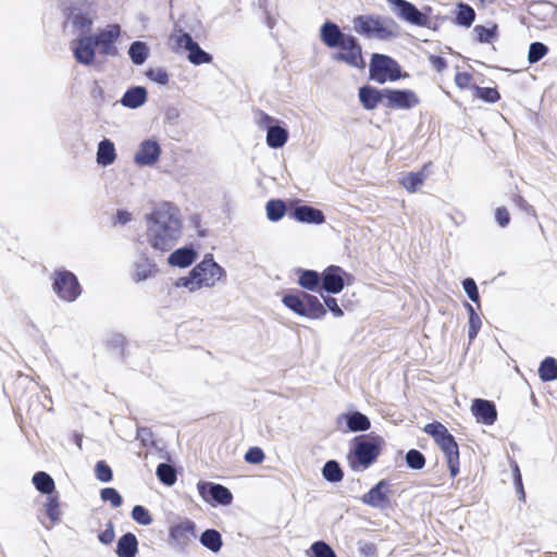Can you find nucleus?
Listing matches in <instances>:
<instances>
[{
  "instance_id": "338daca9",
  "label": "nucleus",
  "mask_w": 557,
  "mask_h": 557,
  "mask_svg": "<svg viewBox=\"0 0 557 557\" xmlns=\"http://www.w3.org/2000/svg\"><path fill=\"white\" fill-rule=\"evenodd\" d=\"M184 24H185L186 33H190L191 36H193V34H195L196 37L199 36V32L202 29V23L200 20H198L195 16L189 17L184 22Z\"/></svg>"
},
{
  "instance_id": "f257e3e1",
  "label": "nucleus",
  "mask_w": 557,
  "mask_h": 557,
  "mask_svg": "<svg viewBox=\"0 0 557 557\" xmlns=\"http://www.w3.org/2000/svg\"><path fill=\"white\" fill-rule=\"evenodd\" d=\"M121 36L122 27L119 23L98 27L71 41L73 58L81 65L101 69L108 58L120 55L117 42Z\"/></svg>"
},
{
  "instance_id": "dca6fc26",
  "label": "nucleus",
  "mask_w": 557,
  "mask_h": 557,
  "mask_svg": "<svg viewBox=\"0 0 557 557\" xmlns=\"http://www.w3.org/2000/svg\"><path fill=\"white\" fill-rule=\"evenodd\" d=\"M196 537L197 525L195 521L189 518H184L169 528V544L182 555L188 554L187 546L191 543V540Z\"/></svg>"
},
{
  "instance_id": "a211bd4d",
  "label": "nucleus",
  "mask_w": 557,
  "mask_h": 557,
  "mask_svg": "<svg viewBox=\"0 0 557 557\" xmlns=\"http://www.w3.org/2000/svg\"><path fill=\"white\" fill-rule=\"evenodd\" d=\"M392 490L388 479H381L360 496V502L371 508L385 511L392 508Z\"/></svg>"
},
{
  "instance_id": "6e6d98bb",
  "label": "nucleus",
  "mask_w": 557,
  "mask_h": 557,
  "mask_svg": "<svg viewBox=\"0 0 557 557\" xmlns=\"http://www.w3.org/2000/svg\"><path fill=\"white\" fill-rule=\"evenodd\" d=\"M153 432L150 428L144 425H137L136 428V440L140 442L143 447L147 446H156V441L153 440Z\"/></svg>"
},
{
  "instance_id": "09e8293b",
  "label": "nucleus",
  "mask_w": 557,
  "mask_h": 557,
  "mask_svg": "<svg viewBox=\"0 0 557 557\" xmlns=\"http://www.w3.org/2000/svg\"><path fill=\"white\" fill-rule=\"evenodd\" d=\"M100 499L103 503H109L110 506L114 509L121 507L123 505V496L121 493L111 486H107L100 490Z\"/></svg>"
},
{
  "instance_id": "052dcab7",
  "label": "nucleus",
  "mask_w": 557,
  "mask_h": 557,
  "mask_svg": "<svg viewBox=\"0 0 557 557\" xmlns=\"http://www.w3.org/2000/svg\"><path fill=\"white\" fill-rule=\"evenodd\" d=\"M512 202L524 213L528 215H532L536 218V211L533 206H531L523 196L520 194L512 195Z\"/></svg>"
},
{
  "instance_id": "39448f33",
  "label": "nucleus",
  "mask_w": 557,
  "mask_h": 557,
  "mask_svg": "<svg viewBox=\"0 0 557 557\" xmlns=\"http://www.w3.org/2000/svg\"><path fill=\"white\" fill-rule=\"evenodd\" d=\"M58 8L63 16V27L71 26L78 37L90 33L98 18L97 0H63L58 2Z\"/></svg>"
},
{
  "instance_id": "e2e57ef3",
  "label": "nucleus",
  "mask_w": 557,
  "mask_h": 557,
  "mask_svg": "<svg viewBox=\"0 0 557 557\" xmlns=\"http://www.w3.org/2000/svg\"><path fill=\"white\" fill-rule=\"evenodd\" d=\"M428 60L432 69L437 73H443L448 66L446 58L442 55L429 54Z\"/></svg>"
},
{
  "instance_id": "e433bc0d",
  "label": "nucleus",
  "mask_w": 557,
  "mask_h": 557,
  "mask_svg": "<svg viewBox=\"0 0 557 557\" xmlns=\"http://www.w3.org/2000/svg\"><path fill=\"white\" fill-rule=\"evenodd\" d=\"M321 474L322 478L331 484L342 482L345 475L341 462L336 459L326 460L321 469Z\"/></svg>"
},
{
  "instance_id": "4d7b16f0",
  "label": "nucleus",
  "mask_w": 557,
  "mask_h": 557,
  "mask_svg": "<svg viewBox=\"0 0 557 557\" xmlns=\"http://www.w3.org/2000/svg\"><path fill=\"white\" fill-rule=\"evenodd\" d=\"M97 539L102 545L106 546L113 543L115 539V529L114 523L111 520L106 523V529L98 533Z\"/></svg>"
},
{
  "instance_id": "f3484780",
  "label": "nucleus",
  "mask_w": 557,
  "mask_h": 557,
  "mask_svg": "<svg viewBox=\"0 0 557 557\" xmlns=\"http://www.w3.org/2000/svg\"><path fill=\"white\" fill-rule=\"evenodd\" d=\"M197 491L201 499L212 507H227L234 499L231 490L220 483L200 480L197 482Z\"/></svg>"
},
{
  "instance_id": "6ab92c4d",
  "label": "nucleus",
  "mask_w": 557,
  "mask_h": 557,
  "mask_svg": "<svg viewBox=\"0 0 557 557\" xmlns=\"http://www.w3.org/2000/svg\"><path fill=\"white\" fill-rule=\"evenodd\" d=\"M417 92L410 88L386 87L385 109L410 111L420 103Z\"/></svg>"
},
{
  "instance_id": "4be33fe9",
  "label": "nucleus",
  "mask_w": 557,
  "mask_h": 557,
  "mask_svg": "<svg viewBox=\"0 0 557 557\" xmlns=\"http://www.w3.org/2000/svg\"><path fill=\"white\" fill-rule=\"evenodd\" d=\"M195 265L202 267V274L199 278L202 287H213L216 282L226 278V270L214 260V256L211 252L205 253L202 260Z\"/></svg>"
},
{
  "instance_id": "7ed1b4c3",
  "label": "nucleus",
  "mask_w": 557,
  "mask_h": 557,
  "mask_svg": "<svg viewBox=\"0 0 557 557\" xmlns=\"http://www.w3.org/2000/svg\"><path fill=\"white\" fill-rule=\"evenodd\" d=\"M319 39L326 48L336 50L331 54L333 61L358 70L366 67L360 40L351 33L343 32L336 22L325 18L319 28Z\"/></svg>"
},
{
  "instance_id": "9b49d317",
  "label": "nucleus",
  "mask_w": 557,
  "mask_h": 557,
  "mask_svg": "<svg viewBox=\"0 0 557 557\" xmlns=\"http://www.w3.org/2000/svg\"><path fill=\"white\" fill-rule=\"evenodd\" d=\"M170 39L175 41L172 50L175 52H187V60L189 63L194 65H202L209 64L213 61V55L203 50L190 33H186L185 29L181 28L177 24L174 25Z\"/></svg>"
},
{
  "instance_id": "774afa93",
  "label": "nucleus",
  "mask_w": 557,
  "mask_h": 557,
  "mask_svg": "<svg viewBox=\"0 0 557 557\" xmlns=\"http://www.w3.org/2000/svg\"><path fill=\"white\" fill-rule=\"evenodd\" d=\"M132 219H133L132 213L125 208L117 209L113 216L114 224H120V225H125V224L129 223L132 221Z\"/></svg>"
},
{
  "instance_id": "603ef678",
  "label": "nucleus",
  "mask_w": 557,
  "mask_h": 557,
  "mask_svg": "<svg viewBox=\"0 0 557 557\" xmlns=\"http://www.w3.org/2000/svg\"><path fill=\"white\" fill-rule=\"evenodd\" d=\"M461 286H462V289L463 292L466 293L467 297L474 304L476 305L478 307H480V302H481V297H480V292H479V287L476 285V282L474 281V278L468 276V277H465L462 281H461Z\"/></svg>"
},
{
  "instance_id": "79ce46f5",
  "label": "nucleus",
  "mask_w": 557,
  "mask_h": 557,
  "mask_svg": "<svg viewBox=\"0 0 557 557\" xmlns=\"http://www.w3.org/2000/svg\"><path fill=\"white\" fill-rule=\"evenodd\" d=\"M158 267L153 261H150L147 257L143 262L135 263L134 281L139 283L144 282L156 275Z\"/></svg>"
},
{
  "instance_id": "c85d7f7f",
  "label": "nucleus",
  "mask_w": 557,
  "mask_h": 557,
  "mask_svg": "<svg viewBox=\"0 0 557 557\" xmlns=\"http://www.w3.org/2000/svg\"><path fill=\"white\" fill-rule=\"evenodd\" d=\"M264 209L267 219L272 223L281 221L284 216L290 219L292 198H270L265 202Z\"/></svg>"
},
{
  "instance_id": "f03ea898",
  "label": "nucleus",
  "mask_w": 557,
  "mask_h": 557,
  "mask_svg": "<svg viewBox=\"0 0 557 557\" xmlns=\"http://www.w3.org/2000/svg\"><path fill=\"white\" fill-rule=\"evenodd\" d=\"M147 223V240L160 251L170 250L182 235L183 222L176 205L162 201L154 206L145 216Z\"/></svg>"
},
{
  "instance_id": "69168bd1",
  "label": "nucleus",
  "mask_w": 557,
  "mask_h": 557,
  "mask_svg": "<svg viewBox=\"0 0 557 557\" xmlns=\"http://www.w3.org/2000/svg\"><path fill=\"white\" fill-rule=\"evenodd\" d=\"M471 79H472V76L469 72H466V71H462V72H457L456 75H455V84L456 86L459 88V89H468V88H471Z\"/></svg>"
},
{
  "instance_id": "58836bf2",
  "label": "nucleus",
  "mask_w": 557,
  "mask_h": 557,
  "mask_svg": "<svg viewBox=\"0 0 557 557\" xmlns=\"http://www.w3.org/2000/svg\"><path fill=\"white\" fill-rule=\"evenodd\" d=\"M539 377L543 383L557 380V359L550 356L545 357L537 369Z\"/></svg>"
},
{
  "instance_id": "864d4df0",
  "label": "nucleus",
  "mask_w": 557,
  "mask_h": 557,
  "mask_svg": "<svg viewBox=\"0 0 557 557\" xmlns=\"http://www.w3.org/2000/svg\"><path fill=\"white\" fill-rule=\"evenodd\" d=\"M95 478L102 482L109 483L113 480L112 468L106 460H98L94 468Z\"/></svg>"
},
{
  "instance_id": "37998d69",
  "label": "nucleus",
  "mask_w": 557,
  "mask_h": 557,
  "mask_svg": "<svg viewBox=\"0 0 557 557\" xmlns=\"http://www.w3.org/2000/svg\"><path fill=\"white\" fill-rule=\"evenodd\" d=\"M472 95L474 98L482 100L485 103H496L500 100V94L497 87H482L472 85Z\"/></svg>"
},
{
  "instance_id": "2f4dec72",
  "label": "nucleus",
  "mask_w": 557,
  "mask_h": 557,
  "mask_svg": "<svg viewBox=\"0 0 557 557\" xmlns=\"http://www.w3.org/2000/svg\"><path fill=\"white\" fill-rule=\"evenodd\" d=\"M451 14V22L455 25L463 28H470L476 16L474 9L469 3L463 1L456 2Z\"/></svg>"
},
{
  "instance_id": "72a5a7b5",
  "label": "nucleus",
  "mask_w": 557,
  "mask_h": 557,
  "mask_svg": "<svg viewBox=\"0 0 557 557\" xmlns=\"http://www.w3.org/2000/svg\"><path fill=\"white\" fill-rule=\"evenodd\" d=\"M117 158L114 143L110 138H102L98 143L96 162L101 168H107L115 162Z\"/></svg>"
},
{
  "instance_id": "bb28decb",
  "label": "nucleus",
  "mask_w": 557,
  "mask_h": 557,
  "mask_svg": "<svg viewBox=\"0 0 557 557\" xmlns=\"http://www.w3.org/2000/svg\"><path fill=\"white\" fill-rule=\"evenodd\" d=\"M106 349L114 355V358L121 362L126 363L129 356L128 341L124 334L120 332H110L104 338Z\"/></svg>"
},
{
  "instance_id": "c9c22d12",
  "label": "nucleus",
  "mask_w": 557,
  "mask_h": 557,
  "mask_svg": "<svg viewBox=\"0 0 557 557\" xmlns=\"http://www.w3.org/2000/svg\"><path fill=\"white\" fill-rule=\"evenodd\" d=\"M200 544L213 554L220 553L223 547L221 533L213 528H208L199 535Z\"/></svg>"
},
{
  "instance_id": "b1692460",
  "label": "nucleus",
  "mask_w": 557,
  "mask_h": 557,
  "mask_svg": "<svg viewBox=\"0 0 557 557\" xmlns=\"http://www.w3.org/2000/svg\"><path fill=\"white\" fill-rule=\"evenodd\" d=\"M386 2L399 20L413 26L424 23L420 10L414 3L408 0H386Z\"/></svg>"
},
{
  "instance_id": "f704fd0d",
  "label": "nucleus",
  "mask_w": 557,
  "mask_h": 557,
  "mask_svg": "<svg viewBox=\"0 0 557 557\" xmlns=\"http://www.w3.org/2000/svg\"><path fill=\"white\" fill-rule=\"evenodd\" d=\"M201 269L202 267L194 265L187 275L177 277L173 285L176 288H187L190 293L201 289L202 283L199 282L202 274Z\"/></svg>"
},
{
  "instance_id": "49530a36",
  "label": "nucleus",
  "mask_w": 557,
  "mask_h": 557,
  "mask_svg": "<svg viewBox=\"0 0 557 557\" xmlns=\"http://www.w3.org/2000/svg\"><path fill=\"white\" fill-rule=\"evenodd\" d=\"M145 76L159 86H166L170 83L171 75L163 66H149L145 71Z\"/></svg>"
},
{
  "instance_id": "20e7f679",
  "label": "nucleus",
  "mask_w": 557,
  "mask_h": 557,
  "mask_svg": "<svg viewBox=\"0 0 557 557\" xmlns=\"http://www.w3.org/2000/svg\"><path fill=\"white\" fill-rule=\"evenodd\" d=\"M386 446L384 437L375 432L357 434L348 441L346 462L350 471L361 473L374 466Z\"/></svg>"
},
{
  "instance_id": "1a4fd4ad",
  "label": "nucleus",
  "mask_w": 557,
  "mask_h": 557,
  "mask_svg": "<svg viewBox=\"0 0 557 557\" xmlns=\"http://www.w3.org/2000/svg\"><path fill=\"white\" fill-rule=\"evenodd\" d=\"M409 77L400 63L392 55L373 52L369 61L368 79L379 85L395 83Z\"/></svg>"
},
{
  "instance_id": "4c0bfd02",
  "label": "nucleus",
  "mask_w": 557,
  "mask_h": 557,
  "mask_svg": "<svg viewBox=\"0 0 557 557\" xmlns=\"http://www.w3.org/2000/svg\"><path fill=\"white\" fill-rule=\"evenodd\" d=\"M128 57L134 65H143L150 55V48L147 42L134 40L128 47Z\"/></svg>"
},
{
  "instance_id": "412c9836",
  "label": "nucleus",
  "mask_w": 557,
  "mask_h": 557,
  "mask_svg": "<svg viewBox=\"0 0 557 557\" xmlns=\"http://www.w3.org/2000/svg\"><path fill=\"white\" fill-rule=\"evenodd\" d=\"M162 154V148L157 137L151 136L141 140L134 154V163L139 168L156 165Z\"/></svg>"
},
{
  "instance_id": "8fccbe9b",
  "label": "nucleus",
  "mask_w": 557,
  "mask_h": 557,
  "mask_svg": "<svg viewBox=\"0 0 557 557\" xmlns=\"http://www.w3.org/2000/svg\"><path fill=\"white\" fill-rule=\"evenodd\" d=\"M132 519L143 527H148L153 522L152 513L143 505H135L131 511Z\"/></svg>"
},
{
  "instance_id": "5fc2aeb1",
  "label": "nucleus",
  "mask_w": 557,
  "mask_h": 557,
  "mask_svg": "<svg viewBox=\"0 0 557 557\" xmlns=\"http://www.w3.org/2000/svg\"><path fill=\"white\" fill-rule=\"evenodd\" d=\"M264 459L265 454L259 446L249 447L244 455L245 462L253 466L262 463Z\"/></svg>"
},
{
  "instance_id": "de8ad7c7",
  "label": "nucleus",
  "mask_w": 557,
  "mask_h": 557,
  "mask_svg": "<svg viewBox=\"0 0 557 557\" xmlns=\"http://www.w3.org/2000/svg\"><path fill=\"white\" fill-rule=\"evenodd\" d=\"M309 557H337L335 550L326 542L319 540L311 544L308 549Z\"/></svg>"
},
{
  "instance_id": "c03bdc74",
  "label": "nucleus",
  "mask_w": 557,
  "mask_h": 557,
  "mask_svg": "<svg viewBox=\"0 0 557 557\" xmlns=\"http://www.w3.org/2000/svg\"><path fill=\"white\" fill-rule=\"evenodd\" d=\"M406 467L413 471L422 470L426 465V458L423 453L417 448H410L406 451L405 456Z\"/></svg>"
},
{
  "instance_id": "9d476101",
  "label": "nucleus",
  "mask_w": 557,
  "mask_h": 557,
  "mask_svg": "<svg viewBox=\"0 0 557 557\" xmlns=\"http://www.w3.org/2000/svg\"><path fill=\"white\" fill-rule=\"evenodd\" d=\"M32 483L40 494L46 495L44 510L51 524L60 523L62 516L60 493L55 487L53 478L46 471H37L32 476Z\"/></svg>"
},
{
  "instance_id": "a18cd8bd",
  "label": "nucleus",
  "mask_w": 557,
  "mask_h": 557,
  "mask_svg": "<svg viewBox=\"0 0 557 557\" xmlns=\"http://www.w3.org/2000/svg\"><path fill=\"white\" fill-rule=\"evenodd\" d=\"M320 296L322 298V301L320 300V305L323 309V318L327 312H331L334 318H342L344 315V310L338 304L337 298L333 297V295H324L323 293H320Z\"/></svg>"
},
{
  "instance_id": "7c9ffc66",
  "label": "nucleus",
  "mask_w": 557,
  "mask_h": 557,
  "mask_svg": "<svg viewBox=\"0 0 557 557\" xmlns=\"http://www.w3.org/2000/svg\"><path fill=\"white\" fill-rule=\"evenodd\" d=\"M148 101V90L146 87L140 85H133L128 87L119 102L127 109H138Z\"/></svg>"
},
{
  "instance_id": "a878e982",
  "label": "nucleus",
  "mask_w": 557,
  "mask_h": 557,
  "mask_svg": "<svg viewBox=\"0 0 557 557\" xmlns=\"http://www.w3.org/2000/svg\"><path fill=\"white\" fill-rule=\"evenodd\" d=\"M199 244L188 243L175 250L168 257V264L173 268H189L199 257Z\"/></svg>"
},
{
  "instance_id": "5701e85b",
  "label": "nucleus",
  "mask_w": 557,
  "mask_h": 557,
  "mask_svg": "<svg viewBox=\"0 0 557 557\" xmlns=\"http://www.w3.org/2000/svg\"><path fill=\"white\" fill-rule=\"evenodd\" d=\"M357 97L364 111H374L380 106L385 108L386 87L380 88L367 83L358 87Z\"/></svg>"
},
{
  "instance_id": "a19ab883",
  "label": "nucleus",
  "mask_w": 557,
  "mask_h": 557,
  "mask_svg": "<svg viewBox=\"0 0 557 557\" xmlns=\"http://www.w3.org/2000/svg\"><path fill=\"white\" fill-rule=\"evenodd\" d=\"M156 476L161 484L171 487L177 481L176 468L172 463L160 462L156 469Z\"/></svg>"
},
{
  "instance_id": "393cba45",
  "label": "nucleus",
  "mask_w": 557,
  "mask_h": 557,
  "mask_svg": "<svg viewBox=\"0 0 557 557\" xmlns=\"http://www.w3.org/2000/svg\"><path fill=\"white\" fill-rule=\"evenodd\" d=\"M470 410L475 421L483 425H493L498 418L496 405L493 400L485 398H474Z\"/></svg>"
},
{
  "instance_id": "bf43d9fd",
  "label": "nucleus",
  "mask_w": 557,
  "mask_h": 557,
  "mask_svg": "<svg viewBox=\"0 0 557 557\" xmlns=\"http://www.w3.org/2000/svg\"><path fill=\"white\" fill-rule=\"evenodd\" d=\"M482 326V320L480 315L468 318V338L469 345L476 338Z\"/></svg>"
},
{
  "instance_id": "423d86ee",
  "label": "nucleus",
  "mask_w": 557,
  "mask_h": 557,
  "mask_svg": "<svg viewBox=\"0 0 557 557\" xmlns=\"http://www.w3.org/2000/svg\"><path fill=\"white\" fill-rule=\"evenodd\" d=\"M356 34L367 39L389 41L400 35V26L391 16L381 14H358L352 18Z\"/></svg>"
},
{
  "instance_id": "ea45409f",
  "label": "nucleus",
  "mask_w": 557,
  "mask_h": 557,
  "mask_svg": "<svg viewBox=\"0 0 557 557\" xmlns=\"http://www.w3.org/2000/svg\"><path fill=\"white\" fill-rule=\"evenodd\" d=\"M475 39L480 44H492L499 36L497 23H492L491 26L478 24L473 27Z\"/></svg>"
},
{
  "instance_id": "cd10ccee",
  "label": "nucleus",
  "mask_w": 557,
  "mask_h": 557,
  "mask_svg": "<svg viewBox=\"0 0 557 557\" xmlns=\"http://www.w3.org/2000/svg\"><path fill=\"white\" fill-rule=\"evenodd\" d=\"M433 162H425L418 171L405 172L399 177V184L409 193H416L424 184Z\"/></svg>"
},
{
  "instance_id": "0e129e2a",
  "label": "nucleus",
  "mask_w": 557,
  "mask_h": 557,
  "mask_svg": "<svg viewBox=\"0 0 557 557\" xmlns=\"http://www.w3.org/2000/svg\"><path fill=\"white\" fill-rule=\"evenodd\" d=\"M181 112L175 106H168L164 109L163 122L169 125H175L178 122Z\"/></svg>"
},
{
  "instance_id": "ddd939ff",
  "label": "nucleus",
  "mask_w": 557,
  "mask_h": 557,
  "mask_svg": "<svg viewBox=\"0 0 557 557\" xmlns=\"http://www.w3.org/2000/svg\"><path fill=\"white\" fill-rule=\"evenodd\" d=\"M52 290L63 301L74 302L83 293L76 274L65 268H58L51 275Z\"/></svg>"
},
{
  "instance_id": "2eb2a0df",
  "label": "nucleus",
  "mask_w": 557,
  "mask_h": 557,
  "mask_svg": "<svg viewBox=\"0 0 557 557\" xmlns=\"http://www.w3.org/2000/svg\"><path fill=\"white\" fill-rule=\"evenodd\" d=\"M335 425L343 434L348 433H368L371 429L370 418L358 410L354 405H349L346 411L339 413L335 419Z\"/></svg>"
},
{
  "instance_id": "473e14b6",
  "label": "nucleus",
  "mask_w": 557,
  "mask_h": 557,
  "mask_svg": "<svg viewBox=\"0 0 557 557\" xmlns=\"http://www.w3.org/2000/svg\"><path fill=\"white\" fill-rule=\"evenodd\" d=\"M138 546L137 536L133 532H125L117 539L114 552L117 557H136Z\"/></svg>"
},
{
  "instance_id": "13d9d810",
  "label": "nucleus",
  "mask_w": 557,
  "mask_h": 557,
  "mask_svg": "<svg viewBox=\"0 0 557 557\" xmlns=\"http://www.w3.org/2000/svg\"><path fill=\"white\" fill-rule=\"evenodd\" d=\"M494 219H495L496 224L502 228H506L510 224V221H511L510 213H509L508 209L504 206L497 207L495 209Z\"/></svg>"
},
{
  "instance_id": "4468645a",
  "label": "nucleus",
  "mask_w": 557,
  "mask_h": 557,
  "mask_svg": "<svg viewBox=\"0 0 557 557\" xmlns=\"http://www.w3.org/2000/svg\"><path fill=\"white\" fill-rule=\"evenodd\" d=\"M355 282V276L336 264L327 265L321 272V293L337 295Z\"/></svg>"
},
{
  "instance_id": "aec40b11",
  "label": "nucleus",
  "mask_w": 557,
  "mask_h": 557,
  "mask_svg": "<svg viewBox=\"0 0 557 557\" xmlns=\"http://www.w3.org/2000/svg\"><path fill=\"white\" fill-rule=\"evenodd\" d=\"M290 219L309 225H322L326 221L324 212L313 207L300 198H292Z\"/></svg>"
},
{
  "instance_id": "3c124183",
  "label": "nucleus",
  "mask_w": 557,
  "mask_h": 557,
  "mask_svg": "<svg viewBox=\"0 0 557 557\" xmlns=\"http://www.w3.org/2000/svg\"><path fill=\"white\" fill-rule=\"evenodd\" d=\"M549 51L547 45L541 41H533L529 46L528 50V62L530 64H535L541 61Z\"/></svg>"
},
{
  "instance_id": "c756f323",
  "label": "nucleus",
  "mask_w": 557,
  "mask_h": 557,
  "mask_svg": "<svg viewBox=\"0 0 557 557\" xmlns=\"http://www.w3.org/2000/svg\"><path fill=\"white\" fill-rule=\"evenodd\" d=\"M297 284L299 289L307 293H321V273L317 270L296 268Z\"/></svg>"
},
{
  "instance_id": "680f3d73",
  "label": "nucleus",
  "mask_w": 557,
  "mask_h": 557,
  "mask_svg": "<svg viewBox=\"0 0 557 557\" xmlns=\"http://www.w3.org/2000/svg\"><path fill=\"white\" fill-rule=\"evenodd\" d=\"M357 545L358 553L361 557H375L377 555V547L372 542L360 540Z\"/></svg>"
},
{
  "instance_id": "0eeeda50",
  "label": "nucleus",
  "mask_w": 557,
  "mask_h": 557,
  "mask_svg": "<svg viewBox=\"0 0 557 557\" xmlns=\"http://www.w3.org/2000/svg\"><path fill=\"white\" fill-rule=\"evenodd\" d=\"M422 430L434 440L445 457L449 476L455 479L460 472V451L456 437L437 420L426 423Z\"/></svg>"
},
{
  "instance_id": "6e6552de",
  "label": "nucleus",
  "mask_w": 557,
  "mask_h": 557,
  "mask_svg": "<svg viewBox=\"0 0 557 557\" xmlns=\"http://www.w3.org/2000/svg\"><path fill=\"white\" fill-rule=\"evenodd\" d=\"M282 304L298 317L308 320H322L323 309L320 305V298L311 293L299 288H287L283 290Z\"/></svg>"
},
{
  "instance_id": "f8f14e48",
  "label": "nucleus",
  "mask_w": 557,
  "mask_h": 557,
  "mask_svg": "<svg viewBox=\"0 0 557 557\" xmlns=\"http://www.w3.org/2000/svg\"><path fill=\"white\" fill-rule=\"evenodd\" d=\"M257 125L267 132L265 143L271 149L283 148L289 138V131L286 123L275 116L258 110Z\"/></svg>"
}]
</instances>
